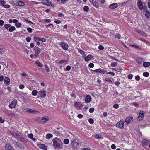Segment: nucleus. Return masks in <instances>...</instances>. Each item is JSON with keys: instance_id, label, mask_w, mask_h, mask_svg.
Masks as SVG:
<instances>
[{"instance_id": "obj_29", "label": "nucleus", "mask_w": 150, "mask_h": 150, "mask_svg": "<svg viewBox=\"0 0 150 150\" xmlns=\"http://www.w3.org/2000/svg\"><path fill=\"white\" fill-rule=\"evenodd\" d=\"M93 6L96 8L98 7V4L97 1L95 0V2H93Z\"/></svg>"}, {"instance_id": "obj_30", "label": "nucleus", "mask_w": 150, "mask_h": 150, "mask_svg": "<svg viewBox=\"0 0 150 150\" xmlns=\"http://www.w3.org/2000/svg\"><path fill=\"white\" fill-rule=\"evenodd\" d=\"M145 16L147 18H149L150 16V13L148 11H145L144 12Z\"/></svg>"}, {"instance_id": "obj_37", "label": "nucleus", "mask_w": 150, "mask_h": 150, "mask_svg": "<svg viewBox=\"0 0 150 150\" xmlns=\"http://www.w3.org/2000/svg\"><path fill=\"white\" fill-rule=\"evenodd\" d=\"M15 25L16 27L19 28L21 27V24L20 23L17 22L16 24H15Z\"/></svg>"}, {"instance_id": "obj_39", "label": "nucleus", "mask_w": 150, "mask_h": 150, "mask_svg": "<svg viewBox=\"0 0 150 150\" xmlns=\"http://www.w3.org/2000/svg\"><path fill=\"white\" fill-rule=\"evenodd\" d=\"M52 136V135L51 134H47L46 135V138L47 139H49Z\"/></svg>"}, {"instance_id": "obj_62", "label": "nucleus", "mask_w": 150, "mask_h": 150, "mask_svg": "<svg viewBox=\"0 0 150 150\" xmlns=\"http://www.w3.org/2000/svg\"><path fill=\"white\" fill-rule=\"evenodd\" d=\"M26 40L27 42H30L31 40V38L29 37H28L26 38Z\"/></svg>"}, {"instance_id": "obj_18", "label": "nucleus", "mask_w": 150, "mask_h": 150, "mask_svg": "<svg viewBox=\"0 0 150 150\" xmlns=\"http://www.w3.org/2000/svg\"><path fill=\"white\" fill-rule=\"evenodd\" d=\"M91 96L89 95H87L85 97V101L86 103H89L91 100Z\"/></svg>"}, {"instance_id": "obj_42", "label": "nucleus", "mask_w": 150, "mask_h": 150, "mask_svg": "<svg viewBox=\"0 0 150 150\" xmlns=\"http://www.w3.org/2000/svg\"><path fill=\"white\" fill-rule=\"evenodd\" d=\"M105 81L107 82H109L111 83H112V81L108 78H105Z\"/></svg>"}, {"instance_id": "obj_12", "label": "nucleus", "mask_w": 150, "mask_h": 150, "mask_svg": "<svg viewBox=\"0 0 150 150\" xmlns=\"http://www.w3.org/2000/svg\"><path fill=\"white\" fill-rule=\"evenodd\" d=\"M61 45L64 50H67L69 47V45L67 44L64 42H62L61 44Z\"/></svg>"}, {"instance_id": "obj_41", "label": "nucleus", "mask_w": 150, "mask_h": 150, "mask_svg": "<svg viewBox=\"0 0 150 150\" xmlns=\"http://www.w3.org/2000/svg\"><path fill=\"white\" fill-rule=\"evenodd\" d=\"M64 144H67L69 143V140L68 139H65L64 141Z\"/></svg>"}, {"instance_id": "obj_10", "label": "nucleus", "mask_w": 150, "mask_h": 150, "mask_svg": "<svg viewBox=\"0 0 150 150\" xmlns=\"http://www.w3.org/2000/svg\"><path fill=\"white\" fill-rule=\"evenodd\" d=\"M144 112L140 111L139 113L137 119L139 120H143L144 117Z\"/></svg>"}, {"instance_id": "obj_13", "label": "nucleus", "mask_w": 150, "mask_h": 150, "mask_svg": "<svg viewBox=\"0 0 150 150\" xmlns=\"http://www.w3.org/2000/svg\"><path fill=\"white\" fill-rule=\"evenodd\" d=\"M137 5L139 9L141 10L143 8V5L141 0H138Z\"/></svg>"}, {"instance_id": "obj_48", "label": "nucleus", "mask_w": 150, "mask_h": 150, "mask_svg": "<svg viewBox=\"0 0 150 150\" xmlns=\"http://www.w3.org/2000/svg\"><path fill=\"white\" fill-rule=\"evenodd\" d=\"M78 51L82 55L83 54L85 53V52L82 50L78 49Z\"/></svg>"}, {"instance_id": "obj_7", "label": "nucleus", "mask_w": 150, "mask_h": 150, "mask_svg": "<svg viewBox=\"0 0 150 150\" xmlns=\"http://www.w3.org/2000/svg\"><path fill=\"white\" fill-rule=\"evenodd\" d=\"M17 104V101L16 100H14L10 105H9V108L11 109L14 108Z\"/></svg>"}, {"instance_id": "obj_49", "label": "nucleus", "mask_w": 150, "mask_h": 150, "mask_svg": "<svg viewBox=\"0 0 150 150\" xmlns=\"http://www.w3.org/2000/svg\"><path fill=\"white\" fill-rule=\"evenodd\" d=\"M88 121L89 123L91 124H93L94 122L93 120L91 118H90L88 120Z\"/></svg>"}, {"instance_id": "obj_11", "label": "nucleus", "mask_w": 150, "mask_h": 150, "mask_svg": "<svg viewBox=\"0 0 150 150\" xmlns=\"http://www.w3.org/2000/svg\"><path fill=\"white\" fill-rule=\"evenodd\" d=\"M34 40L37 42L38 41H41L42 42H44L46 41V39L44 38H42L41 37H34Z\"/></svg>"}, {"instance_id": "obj_34", "label": "nucleus", "mask_w": 150, "mask_h": 150, "mask_svg": "<svg viewBox=\"0 0 150 150\" xmlns=\"http://www.w3.org/2000/svg\"><path fill=\"white\" fill-rule=\"evenodd\" d=\"M5 82L6 84H8L10 81V79L8 77H6L4 79Z\"/></svg>"}, {"instance_id": "obj_53", "label": "nucleus", "mask_w": 150, "mask_h": 150, "mask_svg": "<svg viewBox=\"0 0 150 150\" xmlns=\"http://www.w3.org/2000/svg\"><path fill=\"white\" fill-rule=\"evenodd\" d=\"M94 65L93 63H91L89 64L88 65V66L89 67L91 68H92L94 67Z\"/></svg>"}, {"instance_id": "obj_63", "label": "nucleus", "mask_w": 150, "mask_h": 150, "mask_svg": "<svg viewBox=\"0 0 150 150\" xmlns=\"http://www.w3.org/2000/svg\"><path fill=\"white\" fill-rule=\"evenodd\" d=\"M139 40H140L143 42H148L146 41V40H145V39H143V38H139Z\"/></svg>"}, {"instance_id": "obj_57", "label": "nucleus", "mask_w": 150, "mask_h": 150, "mask_svg": "<svg viewBox=\"0 0 150 150\" xmlns=\"http://www.w3.org/2000/svg\"><path fill=\"white\" fill-rule=\"evenodd\" d=\"M115 37L118 39H120L121 37V35L119 33L115 35Z\"/></svg>"}, {"instance_id": "obj_52", "label": "nucleus", "mask_w": 150, "mask_h": 150, "mask_svg": "<svg viewBox=\"0 0 150 150\" xmlns=\"http://www.w3.org/2000/svg\"><path fill=\"white\" fill-rule=\"evenodd\" d=\"M98 49L100 50H103L104 49V47L102 45H99L98 47Z\"/></svg>"}, {"instance_id": "obj_1", "label": "nucleus", "mask_w": 150, "mask_h": 150, "mask_svg": "<svg viewBox=\"0 0 150 150\" xmlns=\"http://www.w3.org/2000/svg\"><path fill=\"white\" fill-rule=\"evenodd\" d=\"M52 142L53 146L55 149H60L62 148V142L60 139L55 138L53 139Z\"/></svg>"}, {"instance_id": "obj_20", "label": "nucleus", "mask_w": 150, "mask_h": 150, "mask_svg": "<svg viewBox=\"0 0 150 150\" xmlns=\"http://www.w3.org/2000/svg\"><path fill=\"white\" fill-rule=\"evenodd\" d=\"M117 4L116 3H114L111 4L109 7V8L111 9H113L117 7Z\"/></svg>"}, {"instance_id": "obj_61", "label": "nucleus", "mask_w": 150, "mask_h": 150, "mask_svg": "<svg viewBox=\"0 0 150 150\" xmlns=\"http://www.w3.org/2000/svg\"><path fill=\"white\" fill-rule=\"evenodd\" d=\"M58 16L59 17H62L64 16V15L62 13L60 12H59L58 13Z\"/></svg>"}, {"instance_id": "obj_3", "label": "nucleus", "mask_w": 150, "mask_h": 150, "mask_svg": "<svg viewBox=\"0 0 150 150\" xmlns=\"http://www.w3.org/2000/svg\"><path fill=\"white\" fill-rule=\"evenodd\" d=\"M13 4L17 6H23L25 5V3L21 1L18 0L14 1H13Z\"/></svg>"}, {"instance_id": "obj_38", "label": "nucleus", "mask_w": 150, "mask_h": 150, "mask_svg": "<svg viewBox=\"0 0 150 150\" xmlns=\"http://www.w3.org/2000/svg\"><path fill=\"white\" fill-rule=\"evenodd\" d=\"M6 3V1L4 0H0V6H2L3 5L5 4Z\"/></svg>"}, {"instance_id": "obj_4", "label": "nucleus", "mask_w": 150, "mask_h": 150, "mask_svg": "<svg viewBox=\"0 0 150 150\" xmlns=\"http://www.w3.org/2000/svg\"><path fill=\"white\" fill-rule=\"evenodd\" d=\"M42 2L43 4L52 7L53 6V4L49 0H42Z\"/></svg>"}, {"instance_id": "obj_26", "label": "nucleus", "mask_w": 150, "mask_h": 150, "mask_svg": "<svg viewBox=\"0 0 150 150\" xmlns=\"http://www.w3.org/2000/svg\"><path fill=\"white\" fill-rule=\"evenodd\" d=\"M143 66L144 67H148L150 66V62H145L143 63Z\"/></svg>"}, {"instance_id": "obj_8", "label": "nucleus", "mask_w": 150, "mask_h": 150, "mask_svg": "<svg viewBox=\"0 0 150 150\" xmlns=\"http://www.w3.org/2000/svg\"><path fill=\"white\" fill-rule=\"evenodd\" d=\"M26 110L27 112L32 114H39L40 113L38 111L33 110L28 108H26Z\"/></svg>"}, {"instance_id": "obj_24", "label": "nucleus", "mask_w": 150, "mask_h": 150, "mask_svg": "<svg viewBox=\"0 0 150 150\" xmlns=\"http://www.w3.org/2000/svg\"><path fill=\"white\" fill-rule=\"evenodd\" d=\"M93 71L96 73H102L103 74H104L105 73L103 70H101L100 69H96L93 70Z\"/></svg>"}, {"instance_id": "obj_14", "label": "nucleus", "mask_w": 150, "mask_h": 150, "mask_svg": "<svg viewBox=\"0 0 150 150\" xmlns=\"http://www.w3.org/2000/svg\"><path fill=\"white\" fill-rule=\"evenodd\" d=\"M38 94L41 97L44 98L46 96L45 91H40L38 92Z\"/></svg>"}, {"instance_id": "obj_44", "label": "nucleus", "mask_w": 150, "mask_h": 150, "mask_svg": "<svg viewBox=\"0 0 150 150\" xmlns=\"http://www.w3.org/2000/svg\"><path fill=\"white\" fill-rule=\"evenodd\" d=\"M117 64L116 62H113L111 64V66L112 67H114L117 66Z\"/></svg>"}, {"instance_id": "obj_58", "label": "nucleus", "mask_w": 150, "mask_h": 150, "mask_svg": "<svg viewBox=\"0 0 150 150\" xmlns=\"http://www.w3.org/2000/svg\"><path fill=\"white\" fill-rule=\"evenodd\" d=\"M67 62V61L65 60H60L59 62L58 63L60 64H62L64 62Z\"/></svg>"}, {"instance_id": "obj_17", "label": "nucleus", "mask_w": 150, "mask_h": 150, "mask_svg": "<svg viewBox=\"0 0 150 150\" xmlns=\"http://www.w3.org/2000/svg\"><path fill=\"white\" fill-rule=\"evenodd\" d=\"M74 106L77 108H80L82 107V104L80 102H77L75 104Z\"/></svg>"}, {"instance_id": "obj_46", "label": "nucleus", "mask_w": 150, "mask_h": 150, "mask_svg": "<svg viewBox=\"0 0 150 150\" xmlns=\"http://www.w3.org/2000/svg\"><path fill=\"white\" fill-rule=\"evenodd\" d=\"M35 62L37 64L39 67H41L42 65V64L39 61H36Z\"/></svg>"}, {"instance_id": "obj_54", "label": "nucleus", "mask_w": 150, "mask_h": 150, "mask_svg": "<svg viewBox=\"0 0 150 150\" xmlns=\"http://www.w3.org/2000/svg\"><path fill=\"white\" fill-rule=\"evenodd\" d=\"M94 108H91L89 110V112L90 113H92L94 112Z\"/></svg>"}, {"instance_id": "obj_27", "label": "nucleus", "mask_w": 150, "mask_h": 150, "mask_svg": "<svg viewBox=\"0 0 150 150\" xmlns=\"http://www.w3.org/2000/svg\"><path fill=\"white\" fill-rule=\"evenodd\" d=\"M5 114L9 116L14 117L15 116V114L13 112H6Z\"/></svg>"}, {"instance_id": "obj_33", "label": "nucleus", "mask_w": 150, "mask_h": 150, "mask_svg": "<svg viewBox=\"0 0 150 150\" xmlns=\"http://www.w3.org/2000/svg\"><path fill=\"white\" fill-rule=\"evenodd\" d=\"M11 26V25L9 24H5L4 25V28L7 30H8V29Z\"/></svg>"}, {"instance_id": "obj_16", "label": "nucleus", "mask_w": 150, "mask_h": 150, "mask_svg": "<svg viewBox=\"0 0 150 150\" xmlns=\"http://www.w3.org/2000/svg\"><path fill=\"white\" fill-rule=\"evenodd\" d=\"M133 121V117H129L126 119L125 122L127 124H129L132 122Z\"/></svg>"}, {"instance_id": "obj_32", "label": "nucleus", "mask_w": 150, "mask_h": 150, "mask_svg": "<svg viewBox=\"0 0 150 150\" xmlns=\"http://www.w3.org/2000/svg\"><path fill=\"white\" fill-rule=\"evenodd\" d=\"M38 93V91L35 90L33 91L32 92V94L33 96H36L37 94Z\"/></svg>"}, {"instance_id": "obj_28", "label": "nucleus", "mask_w": 150, "mask_h": 150, "mask_svg": "<svg viewBox=\"0 0 150 150\" xmlns=\"http://www.w3.org/2000/svg\"><path fill=\"white\" fill-rule=\"evenodd\" d=\"M135 32L137 33H138L140 34V35H145V33L144 32L138 29H136L135 30Z\"/></svg>"}, {"instance_id": "obj_21", "label": "nucleus", "mask_w": 150, "mask_h": 150, "mask_svg": "<svg viewBox=\"0 0 150 150\" xmlns=\"http://www.w3.org/2000/svg\"><path fill=\"white\" fill-rule=\"evenodd\" d=\"M6 150H14L13 148H12L8 144H7L5 147Z\"/></svg>"}, {"instance_id": "obj_35", "label": "nucleus", "mask_w": 150, "mask_h": 150, "mask_svg": "<svg viewBox=\"0 0 150 150\" xmlns=\"http://www.w3.org/2000/svg\"><path fill=\"white\" fill-rule=\"evenodd\" d=\"M95 138L98 139H103V137L101 136H99L97 134L94 137Z\"/></svg>"}, {"instance_id": "obj_47", "label": "nucleus", "mask_w": 150, "mask_h": 150, "mask_svg": "<svg viewBox=\"0 0 150 150\" xmlns=\"http://www.w3.org/2000/svg\"><path fill=\"white\" fill-rule=\"evenodd\" d=\"M83 10L85 11H87L89 10V8L88 6H85L83 7Z\"/></svg>"}, {"instance_id": "obj_25", "label": "nucleus", "mask_w": 150, "mask_h": 150, "mask_svg": "<svg viewBox=\"0 0 150 150\" xmlns=\"http://www.w3.org/2000/svg\"><path fill=\"white\" fill-rule=\"evenodd\" d=\"M16 28L13 26H11L8 29V31L10 32H12L14 31L16 29Z\"/></svg>"}, {"instance_id": "obj_2", "label": "nucleus", "mask_w": 150, "mask_h": 150, "mask_svg": "<svg viewBox=\"0 0 150 150\" xmlns=\"http://www.w3.org/2000/svg\"><path fill=\"white\" fill-rule=\"evenodd\" d=\"M49 120V117L47 116H44L43 117H37L35 119V120L39 124H44L46 123Z\"/></svg>"}, {"instance_id": "obj_51", "label": "nucleus", "mask_w": 150, "mask_h": 150, "mask_svg": "<svg viewBox=\"0 0 150 150\" xmlns=\"http://www.w3.org/2000/svg\"><path fill=\"white\" fill-rule=\"evenodd\" d=\"M24 87L25 86L23 84H20L19 86V88L20 89H23Z\"/></svg>"}, {"instance_id": "obj_5", "label": "nucleus", "mask_w": 150, "mask_h": 150, "mask_svg": "<svg viewBox=\"0 0 150 150\" xmlns=\"http://www.w3.org/2000/svg\"><path fill=\"white\" fill-rule=\"evenodd\" d=\"M13 135L17 139H20L22 136L21 133L18 131L14 132Z\"/></svg>"}, {"instance_id": "obj_60", "label": "nucleus", "mask_w": 150, "mask_h": 150, "mask_svg": "<svg viewBox=\"0 0 150 150\" xmlns=\"http://www.w3.org/2000/svg\"><path fill=\"white\" fill-rule=\"evenodd\" d=\"M27 30L30 33H31L32 32V29L30 27L28 28Z\"/></svg>"}, {"instance_id": "obj_56", "label": "nucleus", "mask_w": 150, "mask_h": 150, "mask_svg": "<svg viewBox=\"0 0 150 150\" xmlns=\"http://www.w3.org/2000/svg\"><path fill=\"white\" fill-rule=\"evenodd\" d=\"M119 106V105L117 104H115L113 105V107L115 109H117L118 108Z\"/></svg>"}, {"instance_id": "obj_9", "label": "nucleus", "mask_w": 150, "mask_h": 150, "mask_svg": "<svg viewBox=\"0 0 150 150\" xmlns=\"http://www.w3.org/2000/svg\"><path fill=\"white\" fill-rule=\"evenodd\" d=\"M71 144L72 146L74 148L77 147L79 145V144L77 142L76 139L73 140Z\"/></svg>"}, {"instance_id": "obj_19", "label": "nucleus", "mask_w": 150, "mask_h": 150, "mask_svg": "<svg viewBox=\"0 0 150 150\" xmlns=\"http://www.w3.org/2000/svg\"><path fill=\"white\" fill-rule=\"evenodd\" d=\"M93 58V56L91 55H89L85 57L84 60L85 61H88L91 60Z\"/></svg>"}, {"instance_id": "obj_15", "label": "nucleus", "mask_w": 150, "mask_h": 150, "mask_svg": "<svg viewBox=\"0 0 150 150\" xmlns=\"http://www.w3.org/2000/svg\"><path fill=\"white\" fill-rule=\"evenodd\" d=\"M38 146L40 148L44 150H47V148L46 146L43 144H38Z\"/></svg>"}, {"instance_id": "obj_45", "label": "nucleus", "mask_w": 150, "mask_h": 150, "mask_svg": "<svg viewBox=\"0 0 150 150\" xmlns=\"http://www.w3.org/2000/svg\"><path fill=\"white\" fill-rule=\"evenodd\" d=\"M4 48L3 46H0V53L4 51Z\"/></svg>"}, {"instance_id": "obj_40", "label": "nucleus", "mask_w": 150, "mask_h": 150, "mask_svg": "<svg viewBox=\"0 0 150 150\" xmlns=\"http://www.w3.org/2000/svg\"><path fill=\"white\" fill-rule=\"evenodd\" d=\"M2 7L5 8H8L10 7V6L8 4L5 5L4 4L2 6Z\"/></svg>"}, {"instance_id": "obj_6", "label": "nucleus", "mask_w": 150, "mask_h": 150, "mask_svg": "<svg viewBox=\"0 0 150 150\" xmlns=\"http://www.w3.org/2000/svg\"><path fill=\"white\" fill-rule=\"evenodd\" d=\"M124 121L122 120H121L116 124V125L117 127L121 129H122L124 128Z\"/></svg>"}, {"instance_id": "obj_43", "label": "nucleus", "mask_w": 150, "mask_h": 150, "mask_svg": "<svg viewBox=\"0 0 150 150\" xmlns=\"http://www.w3.org/2000/svg\"><path fill=\"white\" fill-rule=\"evenodd\" d=\"M143 75L144 76L146 77H148L149 75V74L148 72H145L143 73Z\"/></svg>"}, {"instance_id": "obj_22", "label": "nucleus", "mask_w": 150, "mask_h": 150, "mask_svg": "<svg viewBox=\"0 0 150 150\" xmlns=\"http://www.w3.org/2000/svg\"><path fill=\"white\" fill-rule=\"evenodd\" d=\"M149 144V141L147 140L144 139L142 141V144L144 147L146 146Z\"/></svg>"}, {"instance_id": "obj_59", "label": "nucleus", "mask_w": 150, "mask_h": 150, "mask_svg": "<svg viewBox=\"0 0 150 150\" xmlns=\"http://www.w3.org/2000/svg\"><path fill=\"white\" fill-rule=\"evenodd\" d=\"M106 74H111L112 76H114L115 74L112 72H107L106 73Z\"/></svg>"}, {"instance_id": "obj_36", "label": "nucleus", "mask_w": 150, "mask_h": 150, "mask_svg": "<svg viewBox=\"0 0 150 150\" xmlns=\"http://www.w3.org/2000/svg\"><path fill=\"white\" fill-rule=\"evenodd\" d=\"M45 69L46 70L47 72H48L50 71V69L48 66L46 65L45 64L44 66Z\"/></svg>"}, {"instance_id": "obj_64", "label": "nucleus", "mask_w": 150, "mask_h": 150, "mask_svg": "<svg viewBox=\"0 0 150 150\" xmlns=\"http://www.w3.org/2000/svg\"><path fill=\"white\" fill-rule=\"evenodd\" d=\"M135 79L137 81H139L140 79V77L138 75L136 76L135 77Z\"/></svg>"}, {"instance_id": "obj_50", "label": "nucleus", "mask_w": 150, "mask_h": 150, "mask_svg": "<svg viewBox=\"0 0 150 150\" xmlns=\"http://www.w3.org/2000/svg\"><path fill=\"white\" fill-rule=\"evenodd\" d=\"M71 67L70 66L68 65L67 66L65 70L66 71H69L71 70Z\"/></svg>"}, {"instance_id": "obj_55", "label": "nucleus", "mask_w": 150, "mask_h": 150, "mask_svg": "<svg viewBox=\"0 0 150 150\" xmlns=\"http://www.w3.org/2000/svg\"><path fill=\"white\" fill-rule=\"evenodd\" d=\"M61 21H62L60 20H57L54 21V22L57 24H60L61 23Z\"/></svg>"}, {"instance_id": "obj_31", "label": "nucleus", "mask_w": 150, "mask_h": 150, "mask_svg": "<svg viewBox=\"0 0 150 150\" xmlns=\"http://www.w3.org/2000/svg\"><path fill=\"white\" fill-rule=\"evenodd\" d=\"M137 62L139 64H141L143 61V59L141 58H138L137 59Z\"/></svg>"}, {"instance_id": "obj_23", "label": "nucleus", "mask_w": 150, "mask_h": 150, "mask_svg": "<svg viewBox=\"0 0 150 150\" xmlns=\"http://www.w3.org/2000/svg\"><path fill=\"white\" fill-rule=\"evenodd\" d=\"M13 144L18 148H21L23 147L22 145L19 142H13Z\"/></svg>"}]
</instances>
